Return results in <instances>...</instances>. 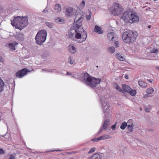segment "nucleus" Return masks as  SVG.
<instances>
[{
  "mask_svg": "<svg viewBox=\"0 0 159 159\" xmlns=\"http://www.w3.org/2000/svg\"><path fill=\"white\" fill-rule=\"evenodd\" d=\"M116 125H112L111 127V128L112 129H115V127H116Z\"/></svg>",
  "mask_w": 159,
  "mask_h": 159,
  "instance_id": "58836bf2",
  "label": "nucleus"
},
{
  "mask_svg": "<svg viewBox=\"0 0 159 159\" xmlns=\"http://www.w3.org/2000/svg\"><path fill=\"white\" fill-rule=\"evenodd\" d=\"M27 72V69H24L17 71L16 74V76L18 78H21L25 75Z\"/></svg>",
  "mask_w": 159,
  "mask_h": 159,
  "instance_id": "1a4fd4ad",
  "label": "nucleus"
},
{
  "mask_svg": "<svg viewBox=\"0 0 159 159\" xmlns=\"http://www.w3.org/2000/svg\"><path fill=\"white\" fill-rule=\"evenodd\" d=\"M111 138L110 136L108 135H104L98 138L97 139H95L93 140L94 142H98L99 140L106 139H109Z\"/></svg>",
  "mask_w": 159,
  "mask_h": 159,
  "instance_id": "ddd939ff",
  "label": "nucleus"
},
{
  "mask_svg": "<svg viewBox=\"0 0 159 159\" xmlns=\"http://www.w3.org/2000/svg\"><path fill=\"white\" fill-rule=\"evenodd\" d=\"M4 153V151L2 149H1V154L3 153Z\"/></svg>",
  "mask_w": 159,
  "mask_h": 159,
  "instance_id": "79ce46f5",
  "label": "nucleus"
},
{
  "mask_svg": "<svg viewBox=\"0 0 159 159\" xmlns=\"http://www.w3.org/2000/svg\"><path fill=\"white\" fill-rule=\"evenodd\" d=\"M138 34L136 31H127L123 33L122 39L126 43H134L137 37Z\"/></svg>",
  "mask_w": 159,
  "mask_h": 159,
  "instance_id": "7ed1b4c3",
  "label": "nucleus"
},
{
  "mask_svg": "<svg viewBox=\"0 0 159 159\" xmlns=\"http://www.w3.org/2000/svg\"><path fill=\"white\" fill-rule=\"evenodd\" d=\"M115 45L116 48H117L119 46V41H116L115 42Z\"/></svg>",
  "mask_w": 159,
  "mask_h": 159,
  "instance_id": "72a5a7b5",
  "label": "nucleus"
},
{
  "mask_svg": "<svg viewBox=\"0 0 159 159\" xmlns=\"http://www.w3.org/2000/svg\"><path fill=\"white\" fill-rule=\"evenodd\" d=\"M125 77L126 79H128V76L127 75H125Z\"/></svg>",
  "mask_w": 159,
  "mask_h": 159,
  "instance_id": "c03bdc74",
  "label": "nucleus"
},
{
  "mask_svg": "<svg viewBox=\"0 0 159 159\" xmlns=\"http://www.w3.org/2000/svg\"><path fill=\"white\" fill-rule=\"evenodd\" d=\"M102 105L103 106V108L105 112H107L109 110L108 108L110 106V105L108 104L107 102L105 101L103 103H102Z\"/></svg>",
  "mask_w": 159,
  "mask_h": 159,
  "instance_id": "2eb2a0df",
  "label": "nucleus"
},
{
  "mask_svg": "<svg viewBox=\"0 0 159 159\" xmlns=\"http://www.w3.org/2000/svg\"><path fill=\"white\" fill-rule=\"evenodd\" d=\"M113 86L117 90L123 93V90L121 89V88L117 84H113Z\"/></svg>",
  "mask_w": 159,
  "mask_h": 159,
  "instance_id": "5701e85b",
  "label": "nucleus"
},
{
  "mask_svg": "<svg viewBox=\"0 0 159 159\" xmlns=\"http://www.w3.org/2000/svg\"><path fill=\"white\" fill-rule=\"evenodd\" d=\"M11 21L12 25L20 30L26 26L28 24L27 19L25 17H16L13 21Z\"/></svg>",
  "mask_w": 159,
  "mask_h": 159,
  "instance_id": "f03ea898",
  "label": "nucleus"
},
{
  "mask_svg": "<svg viewBox=\"0 0 159 159\" xmlns=\"http://www.w3.org/2000/svg\"><path fill=\"white\" fill-rule=\"evenodd\" d=\"M61 7L59 4H56L54 7V10L55 12L58 13L61 12Z\"/></svg>",
  "mask_w": 159,
  "mask_h": 159,
  "instance_id": "4468645a",
  "label": "nucleus"
},
{
  "mask_svg": "<svg viewBox=\"0 0 159 159\" xmlns=\"http://www.w3.org/2000/svg\"><path fill=\"white\" fill-rule=\"evenodd\" d=\"M116 58L120 61H123L125 60V56L120 53H117L116 55Z\"/></svg>",
  "mask_w": 159,
  "mask_h": 159,
  "instance_id": "f8f14e48",
  "label": "nucleus"
},
{
  "mask_svg": "<svg viewBox=\"0 0 159 159\" xmlns=\"http://www.w3.org/2000/svg\"><path fill=\"white\" fill-rule=\"evenodd\" d=\"M84 76L83 78L84 82L91 87H95L97 84L100 83L101 81L100 79L92 77L87 73H85Z\"/></svg>",
  "mask_w": 159,
  "mask_h": 159,
  "instance_id": "39448f33",
  "label": "nucleus"
},
{
  "mask_svg": "<svg viewBox=\"0 0 159 159\" xmlns=\"http://www.w3.org/2000/svg\"><path fill=\"white\" fill-rule=\"evenodd\" d=\"M2 61V60H1V59L0 61L1 62V61Z\"/></svg>",
  "mask_w": 159,
  "mask_h": 159,
  "instance_id": "09e8293b",
  "label": "nucleus"
},
{
  "mask_svg": "<svg viewBox=\"0 0 159 159\" xmlns=\"http://www.w3.org/2000/svg\"><path fill=\"white\" fill-rule=\"evenodd\" d=\"M74 60L72 57L70 56L68 58V62L70 64H72L74 63Z\"/></svg>",
  "mask_w": 159,
  "mask_h": 159,
  "instance_id": "cd10ccee",
  "label": "nucleus"
},
{
  "mask_svg": "<svg viewBox=\"0 0 159 159\" xmlns=\"http://www.w3.org/2000/svg\"><path fill=\"white\" fill-rule=\"evenodd\" d=\"M123 9L121 5L118 3H115L113 8L111 11L112 13L114 16H119L123 11Z\"/></svg>",
  "mask_w": 159,
  "mask_h": 159,
  "instance_id": "0eeeda50",
  "label": "nucleus"
},
{
  "mask_svg": "<svg viewBox=\"0 0 159 159\" xmlns=\"http://www.w3.org/2000/svg\"><path fill=\"white\" fill-rule=\"evenodd\" d=\"M89 159H90L89 158Z\"/></svg>",
  "mask_w": 159,
  "mask_h": 159,
  "instance_id": "3c124183",
  "label": "nucleus"
},
{
  "mask_svg": "<svg viewBox=\"0 0 159 159\" xmlns=\"http://www.w3.org/2000/svg\"><path fill=\"white\" fill-rule=\"evenodd\" d=\"M15 158L13 156H11L9 159H14Z\"/></svg>",
  "mask_w": 159,
  "mask_h": 159,
  "instance_id": "37998d69",
  "label": "nucleus"
},
{
  "mask_svg": "<svg viewBox=\"0 0 159 159\" xmlns=\"http://www.w3.org/2000/svg\"><path fill=\"white\" fill-rule=\"evenodd\" d=\"M142 110V108H140V110Z\"/></svg>",
  "mask_w": 159,
  "mask_h": 159,
  "instance_id": "8fccbe9b",
  "label": "nucleus"
},
{
  "mask_svg": "<svg viewBox=\"0 0 159 159\" xmlns=\"http://www.w3.org/2000/svg\"><path fill=\"white\" fill-rule=\"evenodd\" d=\"M107 37L110 40L114 41L117 39L118 36L116 33L112 32L108 34Z\"/></svg>",
  "mask_w": 159,
  "mask_h": 159,
  "instance_id": "9d476101",
  "label": "nucleus"
},
{
  "mask_svg": "<svg viewBox=\"0 0 159 159\" xmlns=\"http://www.w3.org/2000/svg\"><path fill=\"white\" fill-rule=\"evenodd\" d=\"M154 92V89L152 87H150L147 89L146 90V93L148 94H152Z\"/></svg>",
  "mask_w": 159,
  "mask_h": 159,
  "instance_id": "6ab92c4d",
  "label": "nucleus"
},
{
  "mask_svg": "<svg viewBox=\"0 0 159 159\" xmlns=\"http://www.w3.org/2000/svg\"><path fill=\"white\" fill-rule=\"evenodd\" d=\"M151 26L150 25H149V26H148V28L149 29V28H151Z\"/></svg>",
  "mask_w": 159,
  "mask_h": 159,
  "instance_id": "49530a36",
  "label": "nucleus"
},
{
  "mask_svg": "<svg viewBox=\"0 0 159 159\" xmlns=\"http://www.w3.org/2000/svg\"><path fill=\"white\" fill-rule=\"evenodd\" d=\"M90 159H101V156L98 154H95L93 155Z\"/></svg>",
  "mask_w": 159,
  "mask_h": 159,
  "instance_id": "4be33fe9",
  "label": "nucleus"
},
{
  "mask_svg": "<svg viewBox=\"0 0 159 159\" xmlns=\"http://www.w3.org/2000/svg\"><path fill=\"white\" fill-rule=\"evenodd\" d=\"M92 14V12L90 11H89L88 14L86 16V18L87 20H89L91 18Z\"/></svg>",
  "mask_w": 159,
  "mask_h": 159,
  "instance_id": "a878e982",
  "label": "nucleus"
},
{
  "mask_svg": "<svg viewBox=\"0 0 159 159\" xmlns=\"http://www.w3.org/2000/svg\"><path fill=\"white\" fill-rule=\"evenodd\" d=\"M94 31L98 34H101L103 32V31L102 30L101 28L98 25L95 26Z\"/></svg>",
  "mask_w": 159,
  "mask_h": 159,
  "instance_id": "dca6fc26",
  "label": "nucleus"
},
{
  "mask_svg": "<svg viewBox=\"0 0 159 159\" xmlns=\"http://www.w3.org/2000/svg\"><path fill=\"white\" fill-rule=\"evenodd\" d=\"M127 125V123L125 122H123L120 126V128L122 129H124Z\"/></svg>",
  "mask_w": 159,
  "mask_h": 159,
  "instance_id": "393cba45",
  "label": "nucleus"
},
{
  "mask_svg": "<svg viewBox=\"0 0 159 159\" xmlns=\"http://www.w3.org/2000/svg\"><path fill=\"white\" fill-rule=\"evenodd\" d=\"M120 20L130 23H136L139 20V18L135 14L131 11H126L122 14Z\"/></svg>",
  "mask_w": 159,
  "mask_h": 159,
  "instance_id": "20e7f679",
  "label": "nucleus"
},
{
  "mask_svg": "<svg viewBox=\"0 0 159 159\" xmlns=\"http://www.w3.org/2000/svg\"><path fill=\"white\" fill-rule=\"evenodd\" d=\"M148 97H149V95L148 94H146L144 95L143 96V97L144 98H148Z\"/></svg>",
  "mask_w": 159,
  "mask_h": 159,
  "instance_id": "e433bc0d",
  "label": "nucleus"
},
{
  "mask_svg": "<svg viewBox=\"0 0 159 159\" xmlns=\"http://www.w3.org/2000/svg\"><path fill=\"white\" fill-rule=\"evenodd\" d=\"M65 15L69 17L75 16L74 23L68 32L69 37L78 43L84 41L87 37V33L82 27L81 22L84 18L82 12H77L75 8L70 7L66 9Z\"/></svg>",
  "mask_w": 159,
  "mask_h": 159,
  "instance_id": "f257e3e1",
  "label": "nucleus"
},
{
  "mask_svg": "<svg viewBox=\"0 0 159 159\" xmlns=\"http://www.w3.org/2000/svg\"><path fill=\"white\" fill-rule=\"evenodd\" d=\"M3 90L2 89V88L1 89L0 91L1 92Z\"/></svg>",
  "mask_w": 159,
  "mask_h": 159,
  "instance_id": "de8ad7c7",
  "label": "nucleus"
},
{
  "mask_svg": "<svg viewBox=\"0 0 159 159\" xmlns=\"http://www.w3.org/2000/svg\"><path fill=\"white\" fill-rule=\"evenodd\" d=\"M127 126H128V130L130 132H132L133 131L134 125H128Z\"/></svg>",
  "mask_w": 159,
  "mask_h": 159,
  "instance_id": "bb28decb",
  "label": "nucleus"
},
{
  "mask_svg": "<svg viewBox=\"0 0 159 159\" xmlns=\"http://www.w3.org/2000/svg\"><path fill=\"white\" fill-rule=\"evenodd\" d=\"M48 12V10H47L46 9H45L43 11V12L44 13H47Z\"/></svg>",
  "mask_w": 159,
  "mask_h": 159,
  "instance_id": "a19ab883",
  "label": "nucleus"
},
{
  "mask_svg": "<svg viewBox=\"0 0 159 159\" xmlns=\"http://www.w3.org/2000/svg\"><path fill=\"white\" fill-rule=\"evenodd\" d=\"M16 39L20 41H23L24 39V36L22 34H18L16 37Z\"/></svg>",
  "mask_w": 159,
  "mask_h": 159,
  "instance_id": "f3484780",
  "label": "nucleus"
},
{
  "mask_svg": "<svg viewBox=\"0 0 159 159\" xmlns=\"http://www.w3.org/2000/svg\"><path fill=\"white\" fill-rule=\"evenodd\" d=\"M155 68L156 70H159V66H156Z\"/></svg>",
  "mask_w": 159,
  "mask_h": 159,
  "instance_id": "a18cd8bd",
  "label": "nucleus"
},
{
  "mask_svg": "<svg viewBox=\"0 0 159 159\" xmlns=\"http://www.w3.org/2000/svg\"><path fill=\"white\" fill-rule=\"evenodd\" d=\"M94 152V148H92L90 150V151H89V153H92L93 152Z\"/></svg>",
  "mask_w": 159,
  "mask_h": 159,
  "instance_id": "c9c22d12",
  "label": "nucleus"
},
{
  "mask_svg": "<svg viewBox=\"0 0 159 159\" xmlns=\"http://www.w3.org/2000/svg\"><path fill=\"white\" fill-rule=\"evenodd\" d=\"M47 32L45 30H42L38 31L36 37V41L38 44H41L46 40Z\"/></svg>",
  "mask_w": 159,
  "mask_h": 159,
  "instance_id": "423d86ee",
  "label": "nucleus"
},
{
  "mask_svg": "<svg viewBox=\"0 0 159 159\" xmlns=\"http://www.w3.org/2000/svg\"><path fill=\"white\" fill-rule=\"evenodd\" d=\"M55 20V21L57 23H62L63 22V19L60 18L56 19Z\"/></svg>",
  "mask_w": 159,
  "mask_h": 159,
  "instance_id": "c756f323",
  "label": "nucleus"
},
{
  "mask_svg": "<svg viewBox=\"0 0 159 159\" xmlns=\"http://www.w3.org/2000/svg\"><path fill=\"white\" fill-rule=\"evenodd\" d=\"M151 52L152 53H156L158 52V50L157 49L151 48H150Z\"/></svg>",
  "mask_w": 159,
  "mask_h": 159,
  "instance_id": "c85d7f7f",
  "label": "nucleus"
},
{
  "mask_svg": "<svg viewBox=\"0 0 159 159\" xmlns=\"http://www.w3.org/2000/svg\"><path fill=\"white\" fill-rule=\"evenodd\" d=\"M122 87L123 93H124V92H127L132 96H134L136 95V90L132 89L128 85L123 84L122 85Z\"/></svg>",
  "mask_w": 159,
  "mask_h": 159,
  "instance_id": "6e6552de",
  "label": "nucleus"
},
{
  "mask_svg": "<svg viewBox=\"0 0 159 159\" xmlns=\"http://www.w3.org/2000/svg\"><path fill=\"white\" fill-rule=\"evenodd\" d=\"M109 121L108 120H107L105 121L103 125L104 129H105L107 128V126L109 125Z\"/></svg>",
  "mask_w": 159,
  "mask_h": 159,
  "instance_id": "b1692460",
  "label": "nucleus"
},
{
  "mask_svg": "<svg viewBox=\"0 0 159 159\" xmlns=\"http://www.w3.org/2000/svg\"><path fill=\"white\" fill-rule=\"evenodd\" d=\"M0 84H1V87H2V86H3V87L4 86V83H3V81L2 80V79H1Z\"/></svg>",
  "mask_w": 159,
  "mask_h": 159,
  "instance_id": "f704fd0d",
  "label": "nucleus"
},
{
  "mask_svg": "<svg viewBox=\"0 0 159 159\" xmlns=\"http://www.w3.org/2000/svg\"><path fill=\"white\" fill-rule=\"evenodd\" d=\"M85 6V2L84 1H82L80 3V7L81 8L84 7Z\"/></svg>",
  "mask_w": 159,
  "mask_h": 159,
  "instance_id": "473e14b6",
  "label": "nucleus"
},
{
  "mask_svg": "<svg viewBox=\"0 0 159 159\" xmlns=\"http://www.w3.org/2000/svg\"><path fill=\"white\" fill-rule=\"evenodd\" d=\"M139 84L140 86L142 88H146L147 86V83L143 81H139Z\"/></svg>",
  "mask_w": 159,
  "mask_h": 159,
  "instance_id": "412c9836",
  "label": "nucleus"
},
{
  "mask_svg": "<svg viewBox=\"0 0 159 159\" xmlns=\"http://www.w3.org/2000/svg\"><path fill=\"white\" fill-rule=\"evenodd\" d=\"M145 111H146L147 112H150V110L148 108H145Z\"/></svg>",
  "mask_w": 159,
  "mask_h": 159,
  "instance_id": "4c0bfd02",
  "label": "nucleus"
},
{
  "mask_svg": "<svg viewBox=\"0 0 159 159\" xmlns=\"http://www.w3.org/2000/svg\"><path fill=\"white\" fill-rule=\"evenodd\" d=\"M147 80L149 82H150L151 83H152V80H151V79H149V80L147 79Z\"/></svg>",
  "mask_w": 159,
  "mask_h": 159,
  "instance_id": "ea45409f",
  "label": "nucleus"
},
{
  "mask_svg": "<svg viewBox=\"0 0 159 159\" xmlns=\"http://www.w3.org/2000/svg\"><path fill=\"white\" fill-rule=\"evenodd\" d=\"M17 43H10L8 44V47L11 50H15V45Z\"/></svg>",
  "mask_w": 159,
  "mask_h": 159,
  "instance_id": "aec40b11",
  "label": "nucleus"
},
{
  "mask_svg": "<svg viewBox=\"0 0 159 159\" xmlns=\"http://www.w3.org/2000/svg\"><path fill=\"white\" fill-rule=\"evenodd\" d=\"M68 48L69 52L71 54H74L76 52V49L75 46L73 44H70L68 46Z\"/></svg>",
  "mask_w": 159,
  "mask_h": 159,
  "instance_id": "9b49d317",
  "label": "nucleus"
},
{
  "mask_svg": "<svg viewBox=\"0 0 159 159\" xmlns=\"http://www.w3.org/2000/svg\"><path fill=\"white\" fill-rule=\"evenodd\" d=\"M128 125H133V120L131 119L129 120L127 122Z\"/></svg>",
  "mask_w": 159,
  "mask_h": 159,
  "instance_id": "2f4dec72",
  "label": "nucleus"
},
{
  "mask_svg": "<svg viewBox=\"0 0 159 159\" xmlns=\"http://www.w3.org/2000/svg\"><path fill=\"white\" fill-rule=\"evenodd\" d=\"M107 51L110 53H113L115 51V48L113 46L107 48Z\"/></svg>",
  "mask_w": 159,
  "mask_h": 159,
  "instance_id": "a211bd4d",
  "label": "nucleus"
},
{
  "mask_svg": "<svg viewBox=\"0 0 159 159\" xmlns=\"http://www.w3.org/2000/svg\"><path fill=\"white\" fill-rule=\"evenodd\" d=\"M46 25L50 28H52L53 27L52 24L51 23L46 22H45Z\"/></svg>",
  "mask_w": 159,
  "mask_h": 159,
  "instance_id": "7c9ffc66",
  "label": "nucleus"
}]
</instances>
